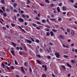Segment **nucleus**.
<instances>
[{"label":"nucleus","instance_id":"obj_43","mask_svg":"<svg viewBox=\"0 0 77 77\" xmlns=\"http://www.w3.org/2000/svg\"><path fill=\"white\" fill-rule=\"evenodd\" d=\"M62 3H60V4H58V6H62Z\"/></svg>","mask_w":77,"mask_h":77},{"label":"nucleus","instance_id":"obj_6","mask_svg":"<svg viewBox=\"0 0 77 77\" xmlns=\"http://www.w3.org/2000/svg\"><path fill=\"white\" fill-rule=\"evenodd\" d=\"M67 65L68 67L70 68H72V66H71L68 63H67Z\"/></svg>","mask_w":77,"mask_h":77},{"label":"nucleus","instance_id":"obj_59","mask_svg":"<svg viewBox=\"0 0 77 77\" xmlns=\"http://www.w3.org/2000/svg\"><path fill=\"white\" fill-rule=\"evenodd\" d=\"M36 27L37 29V30H40V28H39V27H37V26H36Z\"/></svg>","mask_w":77,"mask_h":77},{"label":"nucleus","instance_id":"obj_3","mask_svg":"<svg viewBox=\"0 0 77 77\" xmlns=\"http://www.w3.org/2000/svg\"><path fill=\"white\" fill-rule=\"evenodd\" d=\"M42 68H45V71H47V65H43L42 66Z\"/></svg>","mask_w":77,"mask_h":77},{"label":"nucleus","instance_id":"obj_49","mask_svg":"<svg viewBox=\"0 0 77 77\" xmlns=\"http://www.w3.org/2000/svg\"><path fill=\"white\" fill-rule=\"evenodd\" d=\"M66 30H67V32H70V30H69V29H66Z\"/></svg>","mask_w":77,"mask_h":77},{"label":"nucleus","instance_id":"obj_5","mask_svg":"<svg viewBox=\"0 0 77 77\" xmlns=\"http://www.w3.org/2000/svg\"><path fill=\"white\" fill-rule=\"evenodd\" d=\"M36 62L38 64H40V65H42V63H41V61H40L39 60H36Z\"/></svg>","mask_w":77,"mask_h":77},{"label":"nucleus","instance_id":"obj_30","mask_svg":"<svg viewBox=\"0 0 77 77\" xmlns=\"http://www.w3.org/2000/svg\"><path fill=\"white\" fill-rule=\"evenodd\" d=\"M42 23H45V22H46V21L45 20H44V19H43L42 20Z\"/></svg>","mask_w":77,"mask_h":77},{"label":"nucleus","instance_id":"obj_11","mask_svg":"<svg viewBox=\"0 0 77 77\" xmlns=\"http://www.w3.org/2000/svg\"><path fill=\"white\" fill-rule=\"evenodd\" d=\"M11 44L14 47H16V45H17L16 44H15V43H14V42H12Z\"/></svg>","mask_w":77,"mask_h":77},{"label":"nucleus","instance_id":"obj_64","mask_svg":"<svg viewBox=\"0 0 77 77\" xmlns=\"http://www.w3.org/2000/svg\"><path fill=\"white\" fill-rule=\"evenodd\" d=\"M16 77H20V76L18 75H16Z\"/></svg>","mask_w":77,"mask_h":77},{"label":"nucleus","instance_id":"obj_48","mask_svg":"<svg viewBox=\"0 0 77 77\" xmlns=\"http://www.w3.org/2000/svg\"><path fill=\"white\" fill-rule=\"evenodd\" d=\"M51 7H54V4H51Z\"/></svg>","mask_w":77,"mask_h":77},{"label":"nucleus","instance_id":"obj_54","mask_svg":"<svg viewBox=\"0 0 77 77\" xmlns=\"http://www.w3.org/2000/svg\"><path fill=\"white\" fill-rule=\"evenodd\" d=\"M32 26H34V27H36V24H32Z\"/></svg>","mask_w":77,"mask_h":77},{"label":"nucleus","instance_id":"obj_45","mask_svg":"<svg viewBox=\"0 0 77 77\" xmlns=\"http://www.w3.org/2000/svg\"><path fill=\"white\" fill-rule=\"evenodd\" d=\"M46 51H47V52L48 53H50V51L49 50H48V49H47Z\"/></svg>","mask_w":77,"mask_h":77},{"label":"nucleus","instance_id":"obj_23","mask_svg":"<svg viewBox=\"0 0 77 77\" xmlns=\"http://www.w3.org/2000/svg\"><path fill=\"white\" fill-rule=\"evenodd\" d=\"M50 32H48L46 33V36H50Z\"/></svg>","mask_w":77,"mask_h":77},{"label":"nucleus","instance_id":"obj_47","mask_svg":"<svg viewBox=\"0 0 77 77\" xmlns=\"http://www.w3.org/2000/svg\"><path fill=\"white\" fill-rule=\"evenodd\" d=\"M20 37L21 39H23V36L21 35H20Z\"/></svg>","mask_w":77,"mask_h":77},{"label":"nucleus","instance_id":"obj_34","mask_svg":"<svg viewBox=\"0 0 77 77\" xmlns=\"http://www.w3.org/2000/svg\"><path fill=\"white\" fill-rule=\"evenodd\" d=\"M11 26H12V27H14L15 26V24L14 23L11 24Z\"/></svg>","mask_w":77,"mask_h":77},{"label":"nucleus","instance_id":"obj_41","mask_svg":"<svg viewBox=\"0 0 77 77\" xmlns=\"http://www.w3.org/2000/svg\"><path fill=\"white\" fill-rule=\"evenodd\" d=\"M46 27H47V28H48L49 29H50V26H49V25H47L46 26Z\"/></svg>","mask_w":77,"mask_h":77},{"label":"nucleus","instance_id":"obj_40","mask_svg":"<svg viewBox=\"0 0 77 77\" xmlns=\"http://www.w3.org/2000/svg\"><path fill=\"white\" fill-rule=\"evenodd\" d=\"M31 39L32 42H35V41H34V39H33V38H31Z\"/></svg>","mask_w":77,"mask_h":77},{"label":"nucleus","instance_id":"obj_46","mask_svg":"<svg viewBox=\"0 0 77 77\" xmlns=\"http://www.w3.org/2000/svg\"><path fill=\"white\" fill-rule=\"evenodd\" d=\"M17 50H20V47H17L16 48Z\"/></svg>","mask_w":77,"mask_h":77},{"label":"nucleus","instance_id":"obj_19","mask_svg":"<svg viewBox=\"0 0 77 77\" xmlns=\"http://www.w3.org/2000/svg\"><path fill=\"white\" fill-rule=\"evenodd\" d=\"M11 53L13 55V56H15V54H14V51H11Z\"/></svg>","mask_w":77,"mask_h":77},{"label":"nucleus","instance_id":"obj_58","mask_svg":"<svg viewBox=\"0 0 77 77\" xmlns=\"http://www.w3.org/2000/svg\"><path fill=\"white\" fill-rule=\"evenodd\" d=\"M70 1L71 3H74V0H70Z\"/></svg>","mask_w":77,"mask_h":77},{"label":"nucleus","instance_id":"obj_4","mask_svg":"<svg viewBox=\"0 0 77 77\" xmlns=\"http://www.w3.org/2000/svg\"><path fill=\"white\" fill-rule=\"evenodd\" d=\"M17 27H19V28H20V29H21V30L22 32H23L25 33V32H26V31H25V30H24V29H22V28H21V26H17Z\"/></svg>","mask_w":77,"mask_h":77},{"label":"nucleus","instance_id":"obj_55","mask_svg":"<svg viewBox=\"0 0 77 77\" xmlns=\"http://www.w3.org/2000/svg\"><path fill=\"white\" fill-rule=\"evenodd\" d=\"M58 20L59 21H61V20H62V18L60 17L58 18Z\"/></svg>","mask_w":77,"mask_h":77},{"label":"nucleus","instance_id":"obj_13","mask_svg":"<svg viewBox=\"0 0 77 77\" xmlns=\"http://www.w3.org/2000/svg\"><path fill=\"white\" fill-rule=\"evenodd\" d=\"M3 16H4V17H7V14L5 13H3Z\"/></svg>","mask_w":77,"mask_h":77},{"label":"nucleus","instance_id":"obj_20","mask_svg":"<svg viewBox=\"0 0 77 77\" xmlns=\"http://www.w3.org/2000/svg\"><path fill=\"white\" fill-rule=\"evenodd\" d=\"M71 34L72 35H74V31L73 30H72L71 32Z\"/></svg>","mask_w":77,"mask_h":77},{"label":"nucleus","instance_id":"obj_61","mask_svg":"<svg viewBox=\"0 0 77 77\" xmlns=\"http://www.w3.org/2000/svg\"><path fill=\"white\" fill-rule=\"evenodd\" d=\"M5 38H7L8 39V36L5 35Z\"/></svg>","mask_w":77,"mask_h":77},{"label":"nucleus","instance_id":"obj_28","mask_svg":"<svg viewBox=\"0 0 77 77\" xmlns=\"http://www.w3.org/2000/svg\"><path fill=\"white\" fill-rule=\"evenodd\" d=\"M47 58L48 59H51V56H50L49 55H48L47 57Z\"/></svg>","mask_w":77,"mask_h":77},{"label":"nucleus","instance_id":"obj_36","mask_svg":"<svg viewBox=\"0 0 77 77\" xmlns=\"http://www.w3.org/2000/svg\"><path fill=\"white\" fill-rule=\"evenodd\" d=\"M75 61L73 60H71V62H72V63H74Z\"/></svg>","mask_w":77,"mask_h":77},{"label":"nucleus","instance_id":"obj_53","mask_svg":"<svg viewBox=\"0 0 77 77\" xmlns=\"http://www.w3.org/2000/svg\"><path fill=\"white\" fill-rule=\"evenodd\" d=\"M7 39H11V36H8Z\"/></svg>","mask_w":77,"mask_h":77},{"label":"nucleus","instance_id":"obj_39","mask_svg":"<svg viewBox=\"0 0 77 77\" xmlns=\"http://www.w3.org/2000/svg\"><path fill=\"white\" fill-rule=\"evenodd\" d=\"M14 62L15 63V64L16 65H18V63H17V60H14Z\"/></svg>","mask_w":77,"mask_h":77},{"label":"nucleus","instance_id":"obj_63","mask_svg":"<svg viewBox=\"0 0 77 77\" xmlns=\"http://www.w3.org/2000/svg\"><path fill=\"white\" fill-rule=\"evenodd\" d=\"M74 8H75L76 9L77 8V6L76 5H74Z\"/></svg>","mask_w":77,"mask_h":77},{"label":"nucleus","instance_id":"obj_16","mask_svg":"<svg viewBox=\"0 0 77 77\" xmlns=\"http://www.w3.org/2000/svg\"><path fill=\"white\" fill-rule=\"evenodd\" d=\"M51 21H54V22H56V19H52L51 20Z\"/></svg>","mask_w":77,"mask_h":77},{"label":"nucleus","instance_id":"obj_52","mask_svg":"<svg viewBox=\"0 0 77 77\" xmlns=\"http://www.w3.org/2000/svg\"><path fill=\"white\" fill-rule=\"evenodd\" d=\"M63 57H68V56L66 55H64Z\"/></svg>","mask_w":77,"mask_h":77},{"label":"nucleus","instance_id":"obj_25","mask_svg":"<svg viewBox=\"0 0 77 77\" xmlns=\"http://www.w3.org/2000/svg\"><path fill=\"white\" fill-rule=\"evenodd\" d=\"M35 42L37 43H39V42H40V41H39L38 39H36L35 40Z\"/></svg>","mask_w":77,"mask_h":77},{"label":"nucleus","instance_id":"obj_35","mask_svg":"<svg viewBox=\"0 0 77 77\" xmlns=\"http://www.w3.org/2000/svg\"><path fill=\"white\" fill-rule=\"evenodd\" d=\"M36 56L37 57H41V55H38V54H37L36 55Z\"/></svg>","mask_w":77,"mask_h":77},{"label":"nucleus","instance_id":"obj_51","mask_svg":"<svg viewBox=\"0 0 77 77\" xmlns=\"http://www.w3.org/2000/svg\"><path fill=\"white\" fill-rule=\"evenodd\" d=\"M26 17L27 18H29V16L27 15H26Z\"/></svg>","mask_w":77,"mask_h":77},{"label":"nucleus","instance_id":"obj_38","mask_svg":"<svg viewBox=\"0 0 77 77\" xmlns=\"http://www.w3.org/2000/svg\"><path fill=\"white\" fill-rule=\"evenodd\" d=\"M3 29L4 30H6V28L5 26L3 27Z\"/></svg>","mask_w":77,"mask_h":77},{"label":"nucleus","instance_id":"obj_33","mask_svg":"<svg viewBox=\"0 0 77 77\" xmlns=\"http://www.w3.org/2000/svg\"><path fill=\"white\" fill-rule=\"evenodd\" d=\"M45 2L47 3H50V2H49V1L48 0H45Z\"/></svg>","mask_w":77,"mask_h":77},{"label":"nucleus","instance_id":"obj_12","mask_svg":"<svg viewBox=\"0 0 77 77\" xmlns=\"http://www.w3.org/2000/svg\"><path fill=\"white\" fill-rule=\"evenodd\" d=\"M23 48L24 49L25 51H27V47H26V46H23Z\"/></svg>","mask_w":77,"mask_h":77},{"label":"nucleus","instance_id":"obj_27","mask_svg":"<svg viewBox=\"0 0 77 77\" xmlns=\"http://www.w3.org/2000/svg\"><path fill=\"white\" fill-rule=\"evenodd\" d=\"M42 77H46V75L45 74H42Z\"/></svg>","mask_w":77,"mask_h":77},{"label":"nucleus","instance_id":"obj_2","mask_svg":"<svg viewBox=\"0 0 77 77\" xmlns=\"http://www.w3.org/2000/svg\"><path fill=\"white\" fill-rule=\"evenodd\" d=\"M18 20L19 22H21V23H23V22H24V19L21 18H19Z\"/></svg>","mask_w":77,"mask_h":77},{"label":"nucleus","instance_id":"obj_8","mask_svg":"<svg viewBox=\"0 0 77 77\" xmlns=\"http://www.w3.org/2000/svg\"><path fill=\"white\" fill-rule=\"evenodd\" d=\"M59 37L61 39H62L63 40L64 39V36H62L61 35H59Z\"/></svg>","mask_w":77,"mask_h":77},{"label":"nucleus","instance_id":"obj_57","mask_svg":"<svg viewBox=\"0 0 77 77\" xmlns=\"http://www.w3.org/2000/svg\"><path fill=\"white\" fill-rule=\"evenodd\" d=\"M51 17H52V18H54V15L53 14H51Z\"/></svg>","mask_w":77,"mask_h":77},{"label":"nucleus","instance_id":"obj_17","mask_svg":"<svg viewBox=\"0 0 77 77\" xmlns=\"http://www.w3.org/2000/svg\"><path fill=\"white\" fill-rule=\"evenodd\" d=\"M17 6V4L16 3H14L13 5V6L14 8H16V6Z\"/></svg>","mask_w":77,"mask_h":77},{"label":"nucleus","instance_id":"obj_31","mask_svg":"<svg viewBox=\"0 0 77 77\" xmlns=\"http://www.w3.org/2000/svg\"><path fill=\"white\" fill-rule=\"evenodd\" d=\"M24 65L25 66H26L27 65V63L26 62H25L24 63Z\"/></svg>","mask_w":77,"mask_h":77},{"label":"nucleus","instance_id":"obj_10","mask_svg":"<svg viewBox=\"0 0 77 77\" xmlns=\"http://www.w3.org/2000/svg\"><path fill=\"white\" fill-rule=\"evenodd\" d=\"M26 41H27V42H28L29 44H31V43L32 42V41H31V40H29L27 39H26Z\"/></svg>","mask_w":77,"mask_h":77},{"label":"nucleus","instance_id":"obj_9","mask_svg":"<svg viewBox=\"0 0 77 77\" xmlns=\"http://www.w3.org/2000/svg\"><path fill=\"white\" fill-rule=\"evenodd\" d=\"M50 33L51 36L54 35V32H53L52 31H50Z\"/></svg>","mask_w":77,"mask_h":77},{"label":"nucleus","instance_id":"obj_22","mask_svg":"<svg viewBox=\"0 0 77 77\" xmlns=\"http://www.w3.org/2000/svg\"><path fill=\"white\" fill-rule=\"evenodd\" d=\"M21 69L22 71L23 72H25V71H24V69H23V67H21Z\"/></svg>","mask_w":77,"mask_h":77},{"label":"nucleus","instance_id":"obj_62","mask_svg":"<svg viewBox=\"0 0 77 77\" xmlns=\"http://www.w3.org/2000/svg\"><path fill=\"white\" fill-rule=\"evenodd\" d=\"M40 6H44V5L42 4H40Z\"/></svg>","mask_w":77,"mask_h":77},{"label":"nucleus","instance_id":"obj_14","mask_svg":"<svg viewBox=\"0 0 77 77\" xmlns=\"http://www.w3.org/2000/svg\"><path fill=\"white\" fill-rule=\"evenodd\" d=\"M63 9L64 11H66V8L65 6H63Z\"/></svg>","mask_w":77,"mask_h":77},{"label":"nucleus","instance_id":"obj_7","mask_svg":"<svg viewBox=\"0 0 77 77\" xmlns=\"http://www.w3.org/2000/svg\"><path fill=\"white\" fill-rule=\"evenodd\" d=\"M61 67H62L63 70H65L66 69V67L64 65H61Z\"/></svg>","mask_w":77,"mask_h":77},{"label":"nucleus","instance_id":"obj_15","mask_svg":"<svg viewBox=\"0 0 77 77\" xmlns=\"http://www.w3.org/2000/svg\"><path fill=\"white\" fill-rule=\"evenodd\" d=\"M1 3H2V4H3V5H5V1H4V0H1Z\"/></svg>","mask_w":77,"mask_h":77},{"label":"nucleus","instance_id":"obj_42","mask_svg":"<svg viewBox=\"0 0 77 77\" xmlns=\"http://www.w3.org/2000/svg\"><path fill=\"white\" fill-rule=\"evenodd\" d=\"M0 13H3V11L2 9H0Z\"/></svg>","mask_w":77,"mask_h":77},{"label":"nucleus","instance_id":"obj_44","mask_svg":"<svg viewBox=\"0 0 77 77\" xmlns=\"http://www.w3.org/2000/svg\"><path fill=\"white\" fill-rule=\"evenodd\" d=\"M37 24H39V25H41V23L39 21L37 22Z\"/></svg>","mask_w":77,"mask_h":77},{"label":"nucleus","instance_id":"obj_50","mask_svg":"<svg viewBox=\"0 0 77 77\" xmlns=\"http://www.w3.org/2000/svg\"><path fill=\"white\" fill-rule=\"evenodd\" d=\"M35 19L37 20H39V19L38 17H35Z\"/></svg>","mask_w":77,"mask_h":77},{"label":"nucleus","instance_id":"obj_21","mask_svg":"<svg viewBox=\"0 0 77 77\" xmlns=\"http://www.w3.org/2000/svg\"><path fill=\"white\" fill-rule=\"evenodd\" d=\"M9 8L11 10H13V9H14V8H13V7H12L11 6H9Z\"/></svg>","mask_w":77,"mask_h":77},{"label":"nucleus","instance_id":"obj_18","mask_svg":"<svg viewBox=\"0 0 77 77\" xmlns=\"http://www.w3.org/2000/svg\"><path fill=\"white\" fill-rule=\"evenodd\" d=\"M60 8H59V7H57V11L58 12H59V13L60 12Z\"/></svg>","mask_w":77,"mask_h":77},{"label":"nucleus","instance_id":"obj_26","mask_svg":"<svg viewBox=\"0 0 77 77\" xmlns=\"http://www.w3.org/2000/svg\"><path fill=\"white\" fill-rule=\"evenodd\" d=\"M2 65L3 67V68H5V64L3 63H2Z\"/></svg>","mask_w":77,"mask_h":77},{"label":"nucleus","instance_id":"obj_29","mask_svg":"<svg viewBox=\"0 0 77 77\" xmlns=\"http://www.w3.org/2000/svg\"><path fill=\"white\" fill-rule=\"evenodd\" d=\"M5 8L2 7V9L4 11V12H5Z\"/></svg>","mask_w":77,"mask_h":77},{"label":"nucleus","instance_id":"obj_56","mask_svg":"<svg viewBox=\"0 0 77 77\" xmlns=\"http://www.w3.org/2000/svg\"><path fill=\"white\" fill-rule=\"evenodd\" d=\"M10 11V10L9 9H8V8H7L6 9V11L8 12V11Z\"/></svg>","mask_w":77,"mask_h":77},{"label":"nucleus","instance_id":"obj_32","mask_svg":"<svg viewBox=\"0 0 77 77\" xmlns=\"http://www.w3.org/2000/svg\"><path fill=\"white\" fill-rule=\"evenodd\" d=\"M29 70L30 72H32V69H31V67H30L29 68Z\"/></svg>","mask_w":77,"mask_h":77},{"label":"nucleus","instance_id":"obj_24","mask_svg":"<svg viewBox=\"0 0 77 77\" xmlns=\"http://www.w3.org/2000/svg\"><path fill=\"white\" fill-rule=\"evenodd\" d=\"M52 31L53 32H54L55 33L57 32V30H56V29H52Z\"/></svg>","mask_w":77,"mask_h":77},{"label":"nucleus","instance_id":"obj_1","mask_svg":"<svg viewBox=\"0 0 77 77\" xmlns=\"http://www.w3.org/2000/svg\"><path fill=\"white\" fill-rule=\"evenodd\" d=\"M55 55L56 56V57L57 58H59V57L60 56V55L59 54V53L58 52H56L55 53Z\"/></svg>","mask_w":77,"mask_h":77},{"label":"nucleus","instance_id":"obj_37","mask_svg":"<svg viewBox=\"0 0 77 77\" xmlns=\"http://www.w3.org/2000/svg\"><path fill=\"white\" fill-rule=\"evenodd\" d=\"M11 69H15V68L14 67V66H11Z\"/></svg>","mask_w":77,"mask_h":77},{"label":"nucleus","instance_id":"obj_60","mask_svg":"<svg viewBox=\"0 0 77 77\" xmlns=\"http://www.w3.org/2000/svg\"><path fill=\"white\" fill-rule=\"evenodd\" d=\"M6 67L8 70H9L10 69H9V67L8 66H6Z\"/></svg>","mask_w":77,"mask_h":77}]
</instances>
